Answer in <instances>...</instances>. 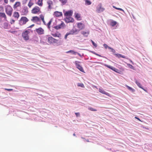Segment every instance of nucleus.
I'll list each match as a JSON object with an SVG mask.
<instances>
[{
	"mask_svg": "<svg viewBox=\"0 0 152 152\" xmlns=\"http://www.w3.org/2000/svg\"><path fill=\"white\" fill-rule=\"evenodd\" d=\"M5 12L7 14L10 16L12 15L13 11V9L9 5H8L5 7Z\"/></svg>",
	"mask_w": 152,
	"mask_h": 152,
	"instance_id": "nucleus-1",
	"label": "nucleus"
},
{
	"mask_svg": "<svg viewBox=\"0 0 152 152\" xmlns=\"http://www.w3.org/2000/svg\"><path fill=\"white\" fill-rule=\"evenodd\" d=\"M58 40L51 36L48 37L47 38V42L50 44L57 43Z\"/></svg>",
	"mask_w": 152,
	"mask_h": 152,
	"instance_id": "nucleus-2",
	"label": "nucleus"
},
{
	"mask_svg": "<svg viewBox=\"0 0 152 152\" xmlns=\"http://www.w3.org/2000/svg\"><path fill=\"white\" fill-rule=\"evenodd\" d=\"M28 21V20L26 17H22L19 20V24L23 25L26 24Z\"/></svg>",
	"mask_w": 152,
	"mask_h": 152,
	"instance_id": "nucleus-3",
	"label": "nucleus"
},
{
	"mask_svg": "<svg viewBox=\"0 0 152 152\" xmlns=\"http://www.w3.org/2000/svg\"><path fill=\"white\" fill-rule=\"evenodd\" d=\"M29 33V32L27 30H26L22 33V36L25 40L26 41L29 39V37L28 34Z\"/></svg>",
	"mask_w": 152,
	"mask_h": 152,
	"instance_id": "nucleus-4",
	"label": "nucleus"
},
{
	"mask_svg": "<svg viewBox=\"0 0 152 152\" xmlns=\"http://www.w3.org/2000/svg\"><path fill=\"white\" fill-rule=\"evenodd\" d=\"M40 12V9L37 6L34 7L31 10V12L32 14H38Z\"/></svg>",
	"mask_w": 152,
	"mask_h": 152,
	"instance_id": "nucleus-5",
	"label": "nucleus"
},
{
	"mask_svg": "<svg viewBox=\"0 0 152 152\" xmlns=\"http://www.w3.org/2000/svg\"><path fill=\"white\" fill-rule=\"evenodd\" d=\"M104 66H105L107 67V68L112 70H113L115 72H116L119 73V74L121 73V72L118 69H116V68H115L114 67H113L112 66H110L108 65L107 64H105Z\"/></svg>",
	"mask_w": 152,
	"mask_h": 152,
	"instance_id": "nucleus-6",
	"label": "nucleus"
},
{
	"mask_svg": "<svg viewBox=\"0 0 152 152\" xmlns=\"http://www.w3.org/2000/svg\"><path fill=\"white\" fill-rule=\"evenodd\" d=\"M78 62L77 61H76L75 62V64L77 68L81 72L85 73L83 68L78 63Z\"/></svg>",
	"mask_w": 152,
	"mask_h": 152,
	"instance_id": "nucleus-7",
	"label": "nucleus"
},
{
	"mask_svg": "<svg viewBox=\"0 0 152 152\" xmlns=\"http://www.w3.org/2000/svg\"><path fill=\"white\" fill-rule=\"evenodd\" d=\"M35 30L39 35H42L44 34V30L41 27L36 28Z\"/></svg>",
	"mask_w": 152,
	"mask_h": 152,
	"instance_id": "nucleus-8",
	"label": "nucleus"
},
{
	"mask_svg": "<svg viewBox=\"0 0 152 152\" xmlns=\"http://www.w3.org/2000/svg\"><path fill=\"white\" fill-rule=\"evenodd\" d=\"M96 9V11L98 13L102 12L105 10L104 8L102 7L101 4H100L98 5V6L97 7Z\"/></svg>",
	"mask_w": 152,
	"mask_h": 152,
	"instance_id": "nucleus-9",
	"label": "nucleus"
},
{
	"mask_svg": "<svg viewBox=\"0 0 152 152\" xmlns=\"http://www.w3.org/2000/svg\"><path fill=\"white\" fill-rule=\"evenodd\" d=\"M47 3L48 5V10H51L52 9L53 6V1L51 0H48L47 1Z\"/></svg>",
	"mask_w": 152,
	"mask_h": 152,
	"instance_id": "nucleus-10",
	"label": "nucleus"
},
{
	"mask_svg": "<svg viewBox=\"0 0 152 152\" xmlns=\"http://www.w3.org/2000/svg\"><path fill=\"white\" fill-rule=\"evenodd\" d=\"M31 20L34 23H36L40 21V19L38 17L35 16L32 17V19H31Z\"/></svg>",
	"mask_w": 152,
	"mask_h": 152,
	"instance_id": "nucleus-11",
	"label": "nucleus"
},
{
	"mask_svg": "<svg viewBox=\"0 0 152 152\" xmlns=\"http://www.w3.org/2000/svg\"><path fill=\"white\" fill-rule=\"evenodd\" d=\"M64 24L63 22H61L60 24L55 26L54 28L56 29L62 28L64 27Z\"/></svg>",
	"mask_w": 152,
	"mask_h": 152,
	"instance_id": "nucleus-12",
	"label": "nucleus"
},
{
	"mask_svg": "<svg viewBox=\"0 0 152 152\" xmlns=\"http://www.w3.org/2000/svg\"><path fill=\"white\" fill-rule=\"evenodd\" d=\"M77 27L80 30H81L85 28V25L81 23H78L77 24Z\"/></svg>",
	"mask_w": 152,
	"mask_h": 152,
	"instance_id": "nucleus-13",
	"label": "nucleus"
},
{
	"mask_svg": "<svg viewBox=\"0 0 152 152\" xmlns=\"http://www.w3.org/2000/svg\"><path fill=\"white\" fill-rule=\"evenodd\" d=\"M72 11L71 10H69L66 11L64 13V15L66 17H70L72 16Z\"/></svg>",
	"mask_w": 152,
	"mask_h": 152,
	"instance_id": "nucleus-14",
	"label": "nucleus"
},
{
	"mask_svg": "<svg viewBox=\"0 0 152 152\" xmlns=\"http://www.w3.org/2000/svg\"><path fill=\"white\" fill-rule=\"evenodd\" d=\"M3 18L5 21H7V18L5 13L4 12H0V18Z\"/></svg>",
	"mask_w": 152,
	"mask_h": 152,
	"instance_id": "nucleus-15",
	"label": "nucleus"
},
{
	"mask_svg": "<svg viewBox=\"0 0 152 152\" xmlns=\"http://www.w3.org/2000/svg\"><path fill=\"white\" fill-rule=\"evenodd\" d=\"M65 21L66 22L69 23L73 22L74 20L71 16H70L66 17V18L65 19Z\"/></svg>",
	"mask_w": 152,
	"mask_h": 152,
	"instance_id": "nucleus-16",
	"label": "nucleus"
},
{
	"mask_svg": "<svg viewBox=\"0 0 152 152\" xmlns=\"http://www.w3.org/2000/svg\"><path fill=\"white\" fill-rule=\"evenodd\" d=\"M81 34H83V35L85 37H87L88 35H89L90 32L89 31H82L81 32Z\"/></svg>",
	"mask_w": 152,
	"mask_h": 152,
	"instance_id": "nucleus-17",
	"label": "nucleus"
},
{
	"mask_svg": "<svg viewBox=\"0 0 152 152\" xmlns=\"http://www.w3.org/2000/svg\"><path fill=\"white\" fill-rule=\"evenodd\" d=\"M99 91L102 94H106L109 96L111 97V96L110 95V94L108 93H107L103 89L101 88H99Z\"/></svg>",
	"mask_w": 152,
	"mask_h": 152,
	"instance_id": "nucleus-18",
	"label": "nucleus"
},
{
	"mask_svg": "<svg viewBox=\"0 0 152 152\" xmlns=\"http://www.w3.org/2000/svg\"><path fill=\"white\" fill-rule=\"evenodd\" d=\"M19 13L17 12H15L13 13V16L15 18L18 19L19 17Z\"/></svg>",
	"mask_w": 152,
	"mask_h": 152,
	"instance_id": "nucleus-19",
	"label": "nucleus"
},
{
	"mask_svg": "<svg viewBox=\"0 0 152 152\" xmlns=\"http://www.w3.org/2000/svg\"><path fill=\"white\" fill-rule=\"evenodd\" d=\"M51 35L54 37H57L59 38L61 37V34L58 32L56 33L55 34H52Z\"/></svg>",
	"mask_w": 152,
	"mask_h": 152,
	"instance_id": "nucleus-20",
	"label": "nucleus"
},
{
	"mask_svg": "<svg viewBox=\"0 0 152 152\" xmlns=\"http://www.w3.org/2000/svg\"><path fill=\"white\" fill-rule=\"evenodd\" d=\"M34 4V3L32 0H30L28 2V6L29 8H31Z\"/></svg>",
	"mask_w": 152,
	"mask_h": 152,
	"instance_id": "nucleus-21",
	"label": "nucleus"
},
{
	"mask_svg": "<svg viewBox=\"0 0 152 152\" xmlns=\"http://www.w3.org/2000/svg\"><path fill=\"white\" fill-rule=\"evenodd\" d=\"M20 2H16L13 5V8H16L18 7H19L20 5Z\"/></svg>",
	"mask_w": 152,
	"mask_h": 152,
	"instance_id": "nucleus-22",
	"label": "nucleus"
},
{
	"mask_svg": "<svg viewBox=\"0 0 152 152\" xmlns=\"http://www.w3.org/2000/svg\"><path fill=\"white\" fill-rule=\"evenodd\" d=\"M39 18H40L42 21L44 25H46V23L44 20V16L42 14L39 15Z\"/></svg>",
	"mask_w": 152,
	"mask_h": 152,
	"instance_id": "nucleus-23",
	"label": "nucleus"
},
{
	"mask_svg": "<svg viewBox=\"0 0 152 152\" xmlns=\"http://www.w3.org/2000/svg\"><path fill=\"white\" fill-rule=\"evenodd\" d=\"M54 15L56 17H60L62 15V13L61 12L56 11L54 13Z\"/></svg>",
	"mask_w": 152,
	"mask_h": 152,
	"instance_id": "nucleus-24",
	"label": "nucleus"
},
{
	"mask_svg": "<svg viewBox=\"0 0 152 152\" xmlns=\"http://www.w3.org/2000/svg\"><path fill=\"white\" fill-rule=\"evenodd\" d=\"M135 82L137 84V86L140 88H142V87L141 84L140 83L138 82L137 80L135 79Z\"/></svg>",
	"mask_w": 152,
	"mask_h": 152,
	"instance_id": "nucleus-25",
	"label": "nucleus"
},
{
	"mask_svg": "<svg viewBox=\"0 0 152 152\" xmlns=\"http://www.w3.org/2000/svg\"><path fill=\"white\" fill-rule=\"evenodd\" d=\"M125 86L128 89L131 91L132 92H134L135 91V90L133 88L130 87L128 86L127 85H126Z\"/></svg>",
	"mask_w": 152,
	"mask_h": 152,
	"instance_id": "nucleus-26",
	"label": "nucleus"
},
{
	"mask_svg": "<svg viewBox=\"0 0 152 152\" xmlns=\"http://www.w3.org/2000/svg\"><path fill=\"white\" fill-rule=\"evenodd\" d=\"M115 55L118 58H119L120 57H121L124 58H125V56L122 55L121 54H115Z\"/></svg>",
	"mask_w": 152,
	"mask_h": 152,
	"instance_id": "nucleus-27",
	"label": "nucleus"
},
{
	"mask_svg": "<svg viewBox=\"0 0 152 152\" xmlns=\"http://www.w3.org/2000/svg\"><path fill=\"white\" fill-rule=\"evenodd\" d=\"M75 17L78 20H80V15L78 13L75 14Z\"/></svg>",
	"mask_w": 152,
	"mask_h": 152,
	"instance_id": "nucleus-28",
	"label": "nucleus"
},
{
	"mask_svg": "<svg viewBox=\"0 0 152 152\" xmlns=\"http://www.w3.org/2000/svg\"><path fill=\"white\" fill-rule=\"evenodd\" d=\"M79 31V30H77V29H75V30H72L71 31H70V33H72V34H73L74 33H75L77 32H78Z\"/></svg>",
	"mask_w": 152,
	"mask_h": 152,
	"instance_id": "nucleus-29",
	"label": "nucleus"
},
{
	"mask_svg": "<svg viewBox=\"0 0 152 152\" xmlns=\"http://www.w3.org/2000/svg\"><path fill=\"white\" fill-rule=\"evenodd\" d=\"M52 19H50V20L49 21V22L47 24V26H48V28L49 29H50V26L51 23H52Z\"/></svg>",
	"mask_w": 152,
	"mask_h": 152,
	"instance_id": "nucleus-30",
	"label": "nucleus"
},
{
	"mask_svg": "<svg viewBox=\"0 0 152 152\" xmlns=\"http://www.w3.org/2000/svg\"><path fill=\"white\" fill-rule=\"evenodd\" d=\"M77 85L78 86L82 88H84L85 87V86L83 83H77Z\"/></svg>",
	"mask_w": 152,
	"mask_h": 152,
	"instance_id": "nucleus-31",
	"label": "nucleus"
},
{
	"mask_svg": "<svg viewBox=\"0 0 152 152\" xmlns=\"http://www.w3.org/2000/svg\"><path fill=\"white\" fill-rule=\"evenodd\" d=\"M63 5L65 4L67 2V0H59Z\"/></svg>",
	"mask_w": 152,
	"mask_h": 152,
	"instance_id": "nucleus-32",
	"label": "nucleus"
},
{
	"mask_svg": "<svg viewBox=\"0 0 152 152\" xmlns=\"http://www.w3.org/2000/svg\"><path fill=\"white\" fill-rule=\"evenodd\" d=\"M117 24V22L115 21H113L111 22L110 25L112 26H113Z\"/></svg>",
	"mask_w": 152,
	"mask_h": 152,
	"instance_id": "nucleus-33",
	"label": "nucleus"
},
{
	"mask_svg": "<svg viewBox=\"0 0 152 152\" xmlns=\"http://www.w3.org/2000/svg\"><path fill=\"white\" fill-rule=\"evenodd\" d=\"M66 53H71L73 54H75L76 53H77L76 52H75L73 50H69V51H67Z\"/></svg>",
	"mask_w": 152,
	"mask_h": 152,
	"instance_id": "nucleus-34",
	"label": "nucleus"
},
{
	"mask_svg": "<svg viewBox=\"0 0 152 152\" xmlns=\"http://www.w3.org/2000/svg\"><path fill=\"white\" fill-rule=\"evenodd\" d=\"M88 110L91 111H96L97 110L96 109H94L91 107H89L88 108Z\"/></svg>",
	"mask_w": 152,
	"mask_h": 152,
	"instance_id": "nucleus-35",
	"label": "nucleus"
},
{
	"mask_svg": "<svg viewBox=\"0 0 152 152\" xmlns=\"http://www.w3.org/2000/svg\"><path fill=\"white\" fill-rule=\"evenodd\" d=\"M128 66L131 69H134V66L132 65L129 64H127Z\"/></svg>",
	"mask_w": 152,
	"mask_h": 152,
	"instance_id": "nucleus-36",
	"label": "nucleus"
},
{
	"mask_svg": "<svg viewBox=\"0 0 152 152\" xmlns=\"http://www.w3.org/2000/svg\"><path fill=\"white\" fill-rule=\"evenodd\" d=\"M71 34H72V33H70V32L69 33H67L65 35L64 38L65 39H67V36H68L69 35Z\"/></svg>",
	"mask_w": 152,
	"mask_h": 152,
	"instance_id": "nucleus-37",
	"label": "nucleus"
},
{
	"mask_svg": "<svg viewBox=\"0 0 152 152\" xmlns=\"http://www.w3.org/2000/svg\"><path fill=\"white\" fill-rule=\"evenodd\" d=\"M109 49H110L111 50V51L113 53H115V50L111 47H109Z\"/></svg>",
	"mask_w": 152,
	"mask_h": 152,
	"instance_id": "nucleus-38",
	"label": "nucleus"
},
{
	"mask_svg": "<svg viewBox=\"0 0 152 152\" xmlns=\"http://www.w3.org/2000/svg\"><path fill=\"white\" fill-rule=\"evenodd\" d=\"M91 41L93 45L95 47H96L97 46V45L95 43V42L92 40H91Z\"/></svg>",
	"mask_w": 152,
	"mask_h": 152,
	"instance_id": "nucleus-39",
	"label": "nucleus"
},
{
	"mask_svg": "<svg viewBox=\"0 0 152 152\" xmlns=\"http://www.w3.org/2000/svg\"><path fill=\"white\" fill-rule=\"evenodd\" d=\"M103 45L105 49H107V48L109 49V48L110 47H109L107 45L105 44H104Z\"/></svg>",
	"mask_w": 152,
	"mask_h": 152,
	"instance_id": "nucleus-40",
	"label": "nucleus"
},
{
	"mask_svg": "<svg viewBox=\"0 0 152 152\" xmlns=\"http://www.w3.org/2000/svg\"><path fill=\"white\" fill-rule=\"evenodd\" d=\"M4 28H6L7 26H8V24L7 23H4Z\"/></svg>",
	"mask_w": 152,
	"mask_h": 152,
	"instance_id": "nucleus-41",
	"label": "nucleus"
},
{
	"mask_svg": "<svg viewBox=\"0 0 152 152\" xmlns=\"http://www.w3.org/2000/svg\"><path fill=\"white\" fill-rule=\"evenodd\" d=\"M15 21L13 20V19H12L11 20V21H10V23L11 24H12L13 23H15Z\"/></svg>",
	"mask_w": 152,
	"mask_h": 152,
	"instance_id": "nucleus-42",
	"label": "nucleus"
},
{
	"mask_svg": "<svg viewBox=\"0 0 152 152\" xmlns=\"http://www.w3.org/2000/svg\"><path fill=\"white\" fill-rule=\"evenodd\" d=\"M4 89L5 90H7L8 91H11L13 90V89H7V88H5Z\"/></svg>",
	"mask_w": 152,
	"mask_h": 152,
	"instance_id": "nucleus-43",
	"label": "nucleus"
},
{
	"mask_svg": "<svg viewBox=\"0 0 152 152\" xmlns=\"http://www.w3.org/2000/svg\"><path fill=\"white\" fill-rule=\"evenodd\" d=\"M4 3L6 4H7L8 2V0H4Z\"/></svg>",
	"mask_w": 152,
	"mask_h": 152,
	"instance_id": "nucleus-44",
	"label": "nucleus"
},
{
	"mask_svg": "<svg viewBox=\"0 0 152 152\" xmlns=\"http://www.w3.org/2000/svg\"><path fill=\"white\" fill-rule=\"evenodd\" d=\"M115 9H117L119 10L122 11H124V10L120 8H115Z\"/></svg>",
	"mask_w": 152,
	"mask_h": 152,
	"instance_id": "nucleus-45",
	"label": "nucleus"
},
{
	"mask_svg": "<svg viewBox=\"0 0 152 152\" xmlns=\"http://www.w3.org/2000/svg\"><path fill=\"white\" fill-rule=\"evenodd\" d=\"M75 114L77 117L80 116V113H75Z\"/></svg>",
	"mask_w": 152,
	"mask_h": 152,
	"instance_id": "nucleus-46",
	"label": "nucleus"
},
{
	"mask_svg": "<svg viewBox=\"0 0 152 152\" xmlns=\"http://www.w3.org/2000/svg\"><path fill=\"white\" fill-rule=\"evenodd\" d=\"M34 26V24H32L30 26H29V27L28 28H31L33 26Z\"/></svg>",
	"mask_w": 152,
	"mask_h": 152,
	"instance_id": "nucleus-47",
	"label": "nucleus"
},
{
	"mask_svg": "<svg viewBox=\"0 0 152 152\" xmlns=\"http://www.w3.org/2000/svg\"><path fill=\"white\" fill-rule=\"evenodd\" d=\"M135 118H136V119H137L139 121H141V120L139 118H137V117H135Z\"/></svg>",
	"mask_w": 152,
	"mask_h": 152,
	"instance_id": "nucleus-48",
	"label": "nucleus"
},
{
	"mask_svg": "<svg viewBox=\"0 0 152 152\" xmlns=\"http://www.w3.org/2000/svg\"><path fill=\"white\" fill-rule=\"evenodd\" d=\"M10 2L13 3L15 1V0H10Z\"/></svg>",
	"mask_w": 152,
	"mask_h": 152,
	"instance_id": "nucleus-49",
	"label": "nucleus"
},
{
	"mask_svg": "<svg viewBox=\"0 0 152 152\" xmlns=\"http://www.w3.org/2000/svg\"><path fill=\"white\" fill-rule=\"evenodd\" d=\"M143 90H144L145 92H147V90H145V89H144V88H143L142 87V88H141Z\"/></svg>",
	"mask_w": 152,
	"mask_h": 152,
	"instance_id": "nucleus-50",
	"label": "nucleus"
},
{
	"mask_svg": "<svg viewBox=\"0 0 152 152\" xmlns=\"http://www.w3.org/2000/svg\"><path fill=\"white\" fill-rule=\"evenodd\" d=\"M113 7L115 9V8H117V7H116L115 6H113Z\"/></svg>",
	"mask_w": 152,
	"mask_h": 152,
	"instance_id": "nucleus-51",
	"label": "nucleus"
},
{
	"mask_svg": "<svg viewBox=\"0 0 152 152\" xmlns=\"http://www.w3.org/2000/svg\"><path fill=\"white\" fill-rule=\"evenodd\" d=\"M73 135L74 136H75L76 135L75 133H74L73 134Z\"/></svg>",
	"mask_w": 152,
	"mask_h": 152,
	"instance_id": "nucleus-52",
	"label": "nucleus"
},
{
	"mask_svg": "<svg viewBox=\"0 0 152 152\" xmlns=\"http://www.w3.org/2000/svg\"><path fill=\"white\" fill-rule=\"evenodd\" d=\"M97 55L99 56H101L99 55V54H96Z\"/></svg>",
	"mask_w": 152,
	"mask_h": 152,
	"instance_id": "nucleus-53",
	"label": "nucleus"
},
{
	"mask_svg": "<svg viewBox=\"0 0 152 152\" xmlns=\"http://www.w3.org/2000/svg\"><path fill=\"white\" fill-rule=\"evenodd\" d=\"M2 0H0V2H1Z\"/></svg>",
	"mask_w": 152,
	"mask_h": 152,
	"instance_id": "nucleus-54",
	"label": "nucleus"
},
{
	"mask_svg": "<svg viewBox=\"0 0 152 152\" xmlns=\"http://www.w3.org/2000/svg\"><path fill=\"white\" fill-rule=\"evenodd\" d=\"M78 54L79 55H80V54H79V53H78Z\"/></svg>",
	"mask_w": 152,
	"mask_h": 152,
	"instance_id": "nucleus-55",
	"label": "nucleus"
},
{
	"mask_svg": "<svg viewBox=\"0 0 152 152\" xmlns=\"http://www.w3.org/2000/svg\"><path fill=\"white\" fill-rule=\"evenodd\" d=\"M131 61V62H132V61Z\"/></svg>",
	"mask_w": 152,
	"mask_h": 152,
	"instance_id": "nucleus-56",
	"label": "nucleus"
}]
</instances>
